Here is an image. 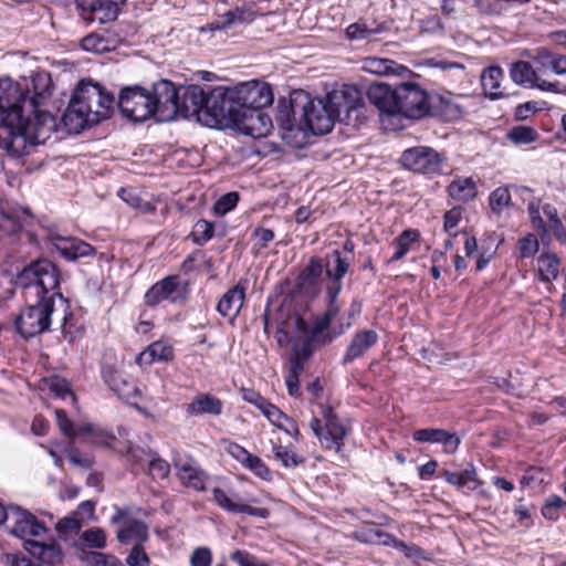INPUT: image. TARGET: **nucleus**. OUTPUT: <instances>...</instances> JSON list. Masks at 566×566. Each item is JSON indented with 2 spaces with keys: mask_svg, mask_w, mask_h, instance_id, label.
Returning a JSON list of instances; mask_svg holds the SVG:
<instances>
[{
  "mask_svg": "<svg viewBox=\"0 0 566 566\" xmlns=\"http://www.w3.org/2000/svg\"><path fill=\"white\" fill-rule=\"evenodd\" d=\"M507 139L515 145H528L535 143L539 135L531 126L518 125L512 127L506 135Z\"/></svg>",
  "mask_w": 566,
  "mask_h": 566,
  "instance_id": "nucleus-46",
  "label": "nucleus"
},
{
  "mask_svg": "<svg viewBox=\"0 0 566 566\" xmlns=\"http://www.w3.org/2000/svg\"><path fill=\"white\" fill-rule=\"evenodd\" d=\"M323 417L325 420V429L324 436L321 437V443L327 449L340 452L347 430L331 409H326Z\"/></svg>",
  "mask_w": 566,
  "mask_h": 566,
  "instance_id": "nucleus-28",
  "label": "nucleus"
},
{
  "mask_svg": "<svg viewBox=\"0 0 566 566\" xmlns=\"http://www.w3.org/2000/svg\"><path fill=\"white\" fill-rule=\"evenodd\" d=\"M78 437H85L86 440L95 446H109L114 440V436L106 430L94 427L91 423H83L77 426Z\"/></svg>",
  "mask_w": 566,
  "mask_h": 566,
  "instance_id": "nucleus-43",
  "label": "nucleus"
},
{
  "mask_svg": "<svg viewBox=\"0 0 566 566\" xmlns=\"http://www.w3.org/2000/svg\"><path fill=\"white\" fill-rule=\"evenodd\" d=\"M374 33L376 31L369 29L365 23H352L346 29V35L350 40H365Z\"/></svg>",
  "mask_w": 566,
  "mask_h": 566,
  "instance_id": "nucleus-61",
  "label": "nucleus"
},
{
  "mask_svg": "<svg viewBox=\"0 0 566 566\" xmlns=\"http://www.w3.org/2000/svg\"><path fill=\"white\" fill-rule=\"evenodd\" d=\"M412 439L417 442L440 443L443 446L444 452L450 454L454 453L461 443L460 437L455 433L438 428L416 430L412 433Z\"/></svg>",
  "mask_w": 566,
  "mask_h": 566,
  "instance_id": "nucleus-27",
  "label": "nucleus"
},
{
  "mask_svg": "<svg viewBox=\"0 0 566 566\" xmlns=\"http://www.w3.org/2000/svg\"><path fill=\"white\" fill-rule=\"evenodd\" d=\"M7 528L9 534L23 541H35L48 532L46 526L32 513L15 505L9 506Z\"/></svg>",
  "mask_w": 566,
  "mask_h": 566,
  "instance_id": "nucleus-11",
  "label": "nucleus"
},
{
  "mask_svg": "<svg viewBox=\"0 0 566 566\" xmlns=\"http://www.w3.org/2000/svg\"><path fill=\"white\" fill-rule=\"evenodd\" d=\"M539 249V242L534 233H527L516 242L517 256L521 259L533 258Z\"/></svg>",
  "mask_w": 566,
  "mask_h": 566,
  "instance_id": "nucleus-49",
  "label": "nucleus"
},
{
  "mask_svg": "<svg viewBox=\"0 0 566 566\" xmlns=\"http://www.w3.org/2000/svg\"><path fill=\"white\" fill-rule=\"evenodd\" d=\"M324 99L339 116L343 112L349 113L359 106L361 93L355 85H344L329 92Z\"/></svg>",
  "mask_w": 566,
  "mask_h": 566,
  "instance_id": "nucleus-24",
  "label": "nucleus"
},
{
  "mask_svg": "<svg viewBox=\"0 0 566 566\" xmlns=\"http://www.w3.org/2000/svg\"><path fill=\"white\" fill-rule=\"evenodd\" d=\"M213 223L200 219L195 223L190 237L196 244L203 245L213 238Z\"/></svg>",
  "mask_w": 566,
  "mask_h": 566,
  "instance_id": "nucleus-50",
  "label": "nucleus"
},
{
  "mask_svg": "<svg viewBox=\"0 0 566 566\" xmlns=\"http://www.w3.org/2000/svg\"><path fill=\"white\" fill-rule=\"evenodd\" d=\"M490 207L494 212H502V210L507 207L511 202V193L509 188L499 187L493 190L489 198Z\"/></svg>",
  "mask_w": 566,
  "mask_h": 566,
  "instance_id": "nucleus-53",
  "label": "nucleus"
},
{
  "mask_svg": "<svg viewBox=\"0 0 566 566\" xmlns=\"http://www.w3.org/2000/svg\"><path fill=\"white\" fill-rule=\"evenodd\" d=\"M127 566H149L150 558L147 555L143 544L133 545L129 554L126 557Z\"/></svg>",
  "mask_w": 566,
  "mask_h": 566,
  "instance_id": "nucleus-55",
  "label": "nucleus"
},
{
  "mask_svg": "<svg viewBox=\"0 0 566 566\" xmlns=\"http://www.w3.org/2000/svg\"><path fill=\"white\" fill-rule=\"evenodd\" d=\"M444 480L463 491H475L480 485L481 481L478 479L476 470L474 465L470 464L461 472H452L444 470L442 473Z\"/></svg>",
  "mask_w": 566,
  "mask_h": 566,
  "instance_id": "nucleus-36",
  "label": "nucleus"
},
{
  "mask_svg": "<svg viewBox=\"0 0 566 566\" xmlns=\"http://www.w3.org/2000/svg\"><path fill=\"white\" fill-rule=\"evenodd\" d=\"M178 287L177 276H167L155 283L145 294V303L155 306L163 301L170 300Z\"/></svg>",
  "mask_w": 566,
  "mask_h": 566,
  "instance_id": "nucleus-35",
  "label": "nucleus"
},
{
  "mask_svg": "<svg viewBox=\"0 0 566 566\" xmlns=\"http://www.w3.org/2000/svg\"><path fill=\"white\" fill-rule=\"evenodd\" d=\"M504 80L503 70L500 66H490L481 74V85L484 94L490 99H499L504 96L501 84Z\"/></svg>",
  "mask_w": 566,
  "mask_h": 566,
  "instance_id": "nucleus-38",
  "label": "nucleus"
},
{
  "mask_svg": "<svg viewBox=\"0 0 566 566\" xmlns=\"http://www.w3.org/2000/svg\"><path fill=\"white\" fill-rule=\"evenodd\" d=\"M273 453L276 460H279L285 468H294L302 462V459L297 453L290 447L286 446H274Z\"/></svg>",
  "mask_w": 566,
  "mask_h": 566,
  "instance_id": "nucleus-52",
  "label": "nucleus"
},
{
  "mask_svg": "<svg viewBox=\"0 0 566 566\" xmlns=\"http://www.w3.org/2000/svg\"><path fill=\"white\" fill-rule=\"evenodd\" d=\"M81 45H82L83 50H85L87 52H93V53H104V52H108L115 48V44L113 41H111L108 38L102 35V34H97V33H92V34L86 35L82 40Z\"/></svg>",
  "mask_w": 566,
  "mask_h": 566,
  "instance_id": "nucleus-45",
  "label": "nucleus"
},
{
  "mask_svg": "<svg viewBox=\"0 0 566 566\" xmlns=\"http://www.w3.org/2000/svg\"><path fill=\"white\" fill-rule=\"evenodd\" d=\"M53 296L35 298L34 304L25 306L14 321L18 333L30 338L46 332L56 311Z\"/></svg>",
  "mask_w": 566,
  "mask_h": 566,
  "instance_id": "nucleus-5",
  "label": "nucleus"
},
{
  "mask_svg": "<svg viewBox=\"0 0 566 566\" xmlns=\"http://www.w3.org/2000/svg\"><path fill=\"white\" fill-rule=\"evenodd\" d=\"M172 82L160 80L150 90L135 85L120 91L118 108L122 115L133 122L154 118L165 123L175 119L176 106L172 104Z\"/></svg>",
  "mask_w": 566,
  "mask_h": 566,
  "instance_id": "nucleus-2",
  "label": "nucleus"
},
{
  "mask_svg": "<svg viewBox=\"0 0 566 566\" xmlns=\"http://www.w3.org/2000/svg\"><path fill=\"white\" fill-rule=\"evenodd\" d=\"M326 264L318 258H312L300 274V285L314 289L319 285Z\"/></svg>",
  "mask_w": 566,
  "mask_h": 566,
  "instance_id": "nucleus-42",
  "label": "nucleus"
},
{
  "mask_svg": "<svg viewBox=\"0 0 566 566\" xmlns=\"http://www.w3.org/2000/svg\"><path fill=\"white\" fill-rule=\"evenodd\" d=\"M60 284V272L57 268L49 260H39L28 268L23 269L17 276V285L25 290V298L28 302L32 298H41L44 296H53V303L57 298L63 307L62 326L66 323V300L62 293L57 291Z\"/></svg>",
  "mask_w": 566,
  "mask_h": 566,
  "instance_id": "nucleus-3",
  "label": "nucleus"
},
{
  "mask_svg": "<svg viewBox=\"0 0 566 566\" xmlns=\"http://www.w3.org/2000/svg\"><path fill=\"white\" fill-rule=\"evenodd\" d=\"M230 559L239 566H269L247 551L237 549L230 554Z\"/></svg>",
  "mask_w": 566,
  "mask_h": 566,
  "instance_id": "nucleus-58",
  "label": "nucleus"
},
{
  "mask_svg": "<svg viewBox=\"0 0 566 566\" xmlns=\"http://www.w3.org/2000/svg\"><path fill=\"white\" fill-rule=\"evenodd\" d=\"M566 507V501L559 495H552L545 500L542 507V515L548 521H556L559 511Z\"/></svg>",
  "mask_w": 566,
  "mask_h": 566,
  "instance_id": "nucleus-51",
  "label": "nucleus"
},
{
  "mask_svg": "<svg viewBox=\"0 0 566 566\" xmlns=\"http://www.w3.org/2000/svg\"><path fill=\"white\" fill-rule=\"evenodd\" d=\"M0 148L11 157L27 155L30 148L44 144L57 127L53 116L32 122L24 107L23 87L10 78L0 80Z\"/></svg>",
  "mask_w": 566,
  "mask_h": 566,
  "instance_id": "nucleus-1",
  "label": "nucleus"
},
{
  "mask_svg": "<svg viewBox=\"0 0 566 566\" xmlns=\"http://www.w3.org/2000/svg\"><path fill=\"white\" fill-rule=\"evenodd\" d=\"M212 501L223 511L234 514H247L250 516H256L261 518H268L270 511L264 507H254L250 503H256V499L253 496H240L234 492L229 494L220 489L214 488L212 490Z\"/></svg>",
  "mask_w": 566,
  "mask_h": 566,
  "instance_id": "nucleus-13",
  "label": "nucleus"
},
{
  "mask_svg": "<svg viewBox=\"0 0 566 566\" xmlns=\"http://www.w3.org/2000/svg\"><path fill=\"white\" fill-rule=\"evenodd\" d=\"M254 17L251 11L235 8L233 10H229L226 13L221 14L216 22L210 24V29L221 30L226 28H230L238 24L251 23Z\"/></svg>",
  "mask_w": 566,
  "mask_h": 566,
  "instance_id": "nucleus-40",
  "label": "nucleus"
},
{
  "mask_svg": "<svg viewBox=\"0 0 566 566\" xmlns=\"http://www.w3.org/2000/svg\"><path fill=\"white\" fill-rule=\"evenodd\" d=\"M23 547L31 556L50 566L62 563L64 557L60 544L54 539L50 542L27 541Z\"/></svg>",
  "mask_w": 566,
  "mask_h": 566,
  "instance_id": "nucleus-25",
  "label": "nucleus"
},
{
  "mask_svg": "<svg viewBox=\"0 0 566 566\" xmlns=\"http://www.w3.org/2000/svg\"><path fill=\"white\" fill-rule=\"evenodd\" d=\"M419 233L416 230L407 229L401 232L395 242V253L390 262L401 260L411 249L412 244L417 242Z\"/></svg>",
  "mask_w": 566,
  "mask_h": 566,
  "instance_id": "nucleus-44",
  "label": "nucleus"
},
{
  "mask_svg": "<svg viewBox=\"0 0 566 566\" xmlns=\"http://www.w3.org/2000/svg\"><path fill=\"white\" fill-rule=\"evenodd\" d=\"M400 161L409 170L421 174H436L440 171L442 159L434 149L418 146L405 150Z\"/></svg>",
  "mask_w": 566,
  "mask_h": 566,
  "instance_id": "nucleus-17",
  "label": "nucleus"
},
{
  "mask_svg": "<svg viewBox=\"0 0 566 566\" xmlns=\"http://www.w3.org/2000/svg\"><path fill=\"white\" fill-rule=\"evenodd\" d=\"M238 95L239 108L251 107L261 109L273 103V94L269 84L260 81H250L234 86Z\"/></svg>",
  "mask_w": 566,
  "mask_h": 566,
  "instance_id": "nucleus-18",
  "label": "nucleus"
},
{
  "mask_svg": "<svg viewBox=\"0 0 566 566\" xmlns=\"http://www.w3.org/2000/svg\"><path fill=\"white\" fill-rule=\"evenodd\" d=\"M23 90L24 107L33 123L44 115L52 116L42 108L52 95V80L49 73H35L31 78V87L27 85Z\"/></svg>",
  "mask_w": 566,
  "mask_h": 566,
  "instance_id": "nucleus-10",
  "label": "nucleus"
},
{
  "mask_svg": "<svg viewBox=\"0 0 566 566\" xmlns=\"http://www.w3.org/2000/svg\"><path fill=\"white\" fill-rule=\"evenodd\" d=\"M560 259L553 251H544L537 258L536 273L542 282L551 283L559 275Z\"/></svg>",
  "mask_w": 566,
  "mask_h": 566,
  "instance_id": "nucleus-39",
  "label": "nucleus"
},
{
  "mask_svg": "<svg viewBox=\"0 0 566 566\" xmlns=\"http://www.w3.org/2000/svg\"><path fill=\"white\" fill-rule=\"evenodd\" d=\"M377 342L378 334L373 329H365L356 333L353 336L352 342L346 349V353L343 357V361L346 364L359 358L367 350H369Z\"/></svg>",
  "mask_w": 566,
  "mask_h": 566,
  "instance_id": "nucleus-32",
  "label": "nucleus"
},
{
  "mask_svg": "<svg viewBox=\"0 0 566 566\" xmlns=\"http://www.w3.org/2000/svg\"><path fill=\"white\" fill-rule=\"evenodd\" d=\"M64 454L75 467L81 469H88L92 465V461L88 458L82 457L81 453L74 448L73 443H70L64 449Z\"/></svg>",
  "mask_w": 566,
  "mask_h": 566,
  "instance_id": "nucleus-62",
  "label": "nucleus"
},
{
  "mask_svg": "<svg viewBox=\"0 0 566 566\" xmlns=\"http://www.w3.org/2000/svg\"><path fill=\"white\" fill-rule=\"evenodd\" d=\"M510 76L512 81L526 88H538L544 92L563 93L565 87L559 82H548L538 77L532 65L524 61L511 65Z\"/></svg>",
  "mask_w": 566,
  "mask_h": 566,
  "instance_id": "nucleus-19",
  "label": "nucleus"
},
{
  "mask_svg": "<svg viewBox=\"0 0 566 566\" xmlns=\"http://www.w3.org/2000/svg\"><path fill=\"white\" fill-rule=\"evenodd\" d=\"M239 195L237 192H228L217 200L213 212L218 216H224L237 207Z\"/></svg>",
  "mask_w": 566,
  "mask_h": 566,
  "instance_id": "nucleus-54",
  "label": "nucleus"
},
{
  "mask_svg": "<svg viewBox=\"0 0 566 566\" xmlns=\"http://www.w3.org/2000/svg\"><path fill=\"white\" fill-rule=\"evenodd\" d=\"M420 32L423 34H437L442 30L438 15L432 14L419 21Z\"/></svg>",
  "mask_w": 566,
  "mask_h": 566,
  "instance_id": "nucleus-64",
  "label": "nucleus"
},
{
  "mask_svg": "<svg viewBox=\"0 0 566 566\" xmlns=\"http://www.w3.org/2000/svg\"><path fill=\"white\" fill-rule=\"evenodd\" d=\"M331 304L325 312L324 315L318 316L314 319L313 325L311 327L310 334L307 336L311 337L312 340L317 343H329L335 337L342 335L352 326V319L355 315V311L349 313L346 318L342 317V323L339 326H333L331 329L329 325L334 321V318L338 315L339 306L336 303V300L329 298Z\"/></svg>",
  "mask_w": 566,
  "mask_h": 566,
  "instance_id": "nucleus-12",
  "label": "nucleus"
},
{
  "mask_svg": "<svg viewBox=\"0 0 566 566\" xmlns=\"http://www.w3.org/2000/svg\"><path fill=\"white\" fill-rule=\"evenodd\" d=\"M231 126L252 138H262L271 132L272 120L261 109L243 107L239 109Z\"/></svg>",
  "mask_w": 566,
  "mask_h": 566,
  "instance_id": "nucleus-15",
  "label": "nucleus"
},
{
  "mask_svg": "<svg viewBox=\"0 0 566 566\" xmlns=\"http://www.w3.org/2000/svg\"><path fill=\"white\" fill-rule=\"evenodd\" d=\"M77 10L85 21L103 24L114 21L119 9L108 0H88L78 3Z\"/></svg>",
  "mask_w": 566,
  "mask_h": 566,
  "instance_id": "nucleus-22",
  "label": "nucleus"
},
{
  "mask_svg": "<svg viewBox=\"0 0 566 566\" xmlns=\"http://www.w3.org/2000/svg\"><path fill=\"white\" fill-rule=\"evenodd\" d=\"M148 470L153 479H165L169 475L170 467L167 461L153 454L148 461Z\"/></svg>",
  "mask_w": 566,
  "mask_h": 566,
  "instance_id": "nucleus-56",
  "label": "nucleus"
},
{
  "mask_svg": "<svg viewBox=\"0 0 566 566\" xmlns=\"http://www.w3.org/2000/svg\"><path fill=\"white\" fill-rule=\"evenodd\" d=\"M211 563L212 553L208 547H198L190 556L191 566H210Z\"/></svg>",
  "mask_w": 566,
  "mask_h": 566,
  "instance_id": "nucleus-63",
  "label": "nucleus"
},
{
  "mask_svg": "<svg viewBox=\"0 0 566 566\" xmlns=\"http://www.w3.org/2000/svg\"><path fill=\"white\" fill-rule=\"evenodd\" d=\"M177 476L181 483L195 491H202L207 481L206 472L197 461L185 453H176L172 458Z\"/></svg>",
  "mask_w": 566,
  "mask_h": 566,
  "instance_id": "nucleus-20",
  "label": "nucleus"
},
{
  "mask_svg": "<svg viewBox=\"0 0 566 566\" xmlns=\"http://www.w3.org/2000/svg\"><path fill=\"white\" fill-rule=\"evenodd\" d=\"M174 349L172 347L163 340H157L148 345L142 353L136 357L137 364L153 365L154 363H167L172 360Z\"/></svg>",
  "mask_w": 566,
  "mask_h": 566,
  "instance_id": "nucleus-34",
  "label": "nucleus"
},
{
  "mask_svg": "<svg viewBox=\"0 0 566 566\" xmlns=\"http://www.w3.org/2000/svg\"><path fill=\"white\" fill-rule=\"evenodd\" d=\"M75 94L77 97H84L83 106L91 114L92 120L99 123L111 116L114 108V96L106 92L99 84L91 80H83L78 83Z\"/></svg>",
  "mask_w": 566,
  "mask_h": 566,
  "instance_id": "nucleus-7",
  "label": "nucleus"
},
{
  "mask_svg": "<svg viewBox=\"0 0 566 566\" xmlns=\"http://www.w3.org/2000/svg\"><path fill=\"white\" fill-rule=\"evenodd\" d=\"M396 114H401L407 118H421L430 109L427 93L413 83H402L396 87Z\"/></svg>",
  "mask_w": 566,
  "mask_h": 566,
  "instance_id": "nucleus-9",
  "label": "nucleus"
},
{
  "mask_svg": "<svg viewBox=\"0 0 566 566\" xmlns=\"http://www.w3.org/2000/svg\"><path fill=\"white\" fill-rule=\"evenodd\" d=\"M104 380L108 387L123 400L133 403L139 395L135 380L123 371L114 370L104 374Z\"/></svg>",
  "mask_w": 566,
  "mask_h": 566,
  "instance_id": "nucleus-29",
  "label": "nucleus"
},
{
  "mask_svg": "<svg viewBox=\"0 0 566 566\" xmlns=\"http://www.w3.org/2000/svg\"><path fill=\"white\" fill-rule=\"evenodd\" d=\"M112 524L120 525L117 539L122 544H143L149 537L148 526L145 522L130 517L128 510L116 507V513L111 518Z\"/></svg>",
  "mask_w": 566,
  "mask_h": 566,
  "instance_id": "nucleus-16",
  "label": "nucleus"
},
{
  "mask_svg": "<svg viewBox=\"0 0 566 566\" xmlns=\"http://www.w3.org/2000/svg\"><path fill=\"white\" fill-rule=\"evenodd\" d=\"M450 197L457 201L467 202L476 197L478 189L471 177L457 178L448 186Z\"/></svg>",
  "mask_w": 566,
  "mask_h": 566,
  "instance_id": "nucleus-41",
  "label": "nucleus"
},
{
  "mask_svg": "<svg viewBox=\"0 0 566 566\" xmlns=\"http://www.w3.org/2000/svg\"><path fill=\"white\" fill-rule=\"evenodd\" d=\"M84 97H77L74 93L66 111L62 116V124L69 133L77 134L86 126L96 125V120H92L90 111L83 106Z\"/></svg>",
  "mask_w": 566,
  "mask_h": 566,
  "instance_id": "nucleus-21",
  "label": "nucleus"
},
{
  "mask_svg": "<svg viewBox=\"0 0 566 566\" xmlns=\"http://www.w3.org/2000/svg\"><path fill=\"white\" fill-rule=\"evenodd\" d=\"M556 54L545 48H538L532 55L533 61L543 70H551L553 72Z\"/></svg>",
  "mask_w": 566,
  "mask_h": 566,
  "instance_id": "nucleus-60",
  "label": "nucleus"
},
{
  "mask_svg": "<svg viewBox=\"0 0 566 566\" xmlns=\"http://www.w3.org/2000/svg\"><path fill=\"white\" fill-rule=\"evenodd\" d=\"M527 212L534 229L543 233H552L559 243L566 244V209L559 217L553 205L531 201Z\"/></svg>",
  "mask_w": 566,
  "mask_h": 566,
  "instance_id": "nucleus-6",
  "label": "nucleus"
},
{
  "mask_svg": "<svg viewBox=\"0 0 566 566\" xmlns=\"http://www.w3.org/2000/svg\"><path fill=\"white\" fill-rule=\"evenodd\" d=\"M106 533L101 527H91L85 530L80 535V543H83L88 548L102 549L106 546Z\"/></svg>",
  "mask_w": 566,
  "mask_h": 566,
  "instance_id": "nucleus-47",
  "label": "nucleus"
},
{
  "mask_svg": "<svg viewBox=\"0 0 566 566\" xmlns=\"http://www.w3.org/2000/svg\"><path fill=\"white\" fill-rule=\"evenodd\" d=\"M223 410V402L216 396L208 392L197 394L189 403L185 406V411L189 417L200 416H220Z\"/></svg>",
  "mask_w": 566,
  "mask_h": 566,
  "instance_id": "nucleus-30",
  "label": "nucleus"
},
{
  "mask_svg": "<svg viewBox=\"0 0 566 566\" xmlns=\"http://www.w3.org/2000/svg\"><path fill=\"white\" fill-rule=\"evenodd\" d=\"M303 371V363L300 361V355L296 353L295 359H291L289 371L285 376V384L291 396H296L300 389V375Z\"/></svg>",
  "mask_w": 566,
  "mask_h": 566,
  "instance_id": "nucleus-48",
  "label": "nucleus"
},
{
  "mask_svg": "<svg viewBox=\"0 0 566 566\" xmlns=\"http://www.w3.org/2000/svg\"><path fill=\"white\" fill-rule=\"evenodd\" d=\"M234 86H217L208 92L203 125L208 127L231 126L239 112Z\"/></svg>",
  "mask_w": 566,
  "mask_h": 566,
  "instance_id": "nucleus-4",
  "label": "nucleus"
},
{
  "mask_svg": "<svg viewBox=\"0 0 566 566\" xmlns=\"http://www.w3.org/2000/svg\"><path fill=\"white\" fill-rule=\"evenodd\" d=\"M336 113L325 99L310 101L303 107V119L307 129L314 135H324L332 130Z\"/></svg>",
  "mask_w": 566,
  "mask_h": 566,
  "instance_id": "nucleus-14",
  "label": "nucleus"
},
{
  "mask_svg": "<svg viewBox=\"0 0 566 566\" xmlns=\"http://www.w3.org/2000/svg\"><path fill=\"white\" fill-rule=\"evenodd\" d=\"M367 97L381 113L396 114V88L391 90L384 83H374L368 87Z\"/></svg>",
  "mask_w": 566,
  "mask_h": 566,
  "instance_id": "nucleus-31",
  "label": "nucleus"
},
{
  "mask_svg": "<svg viewBox=\"0 0 566 566\" xmlns=\"http://www.w3.org/2000/svg\"><path fill=\"white\" fill-rule=\"evenodd\" d=\"M325 264L326 276L332 281V284L326 289L327 294L329 298L336 300L342 290V279L348 272L349 262L340 255L338 250H334Z\"/></svg>",
  "mask_w": 566,
  "mask_h": 566,
  "instance_id": "nucleus-26",
  "label": "nucleus"
},
{
  "mask_svg": "<svg viewBox=\"0 0 566 566\" xmlns=\"http://www.w3.org/2000/svg\"><path fill=\"white\" fill-rule=\"evenodd\" d=\"M244 297V287L238 284L223 294L217 305V311L224 317H235L243 305Z\"/></svg>",
  "mask_w": 566,
  "mask_h": 566,
  "instance_id": "nucleus-37",
  "label": "nucleus"
},
{
  "mask_svg": "<svg viewBox=\"0 0 566 566\" xmlns=\"http://www.w3.org/2000/svg\"><path fill=\"white\" fill-rule=\"evenodd\" d=\"M174 97L172 104L176 106L175 119L178 116L184 118L197 117L203 124V113L206 112V101L208 92L200 85H188L177 88L172 84Z\"/></svg>",
  "mask_w": 566,
  "mask_h": 566,
  "instance_id": "nucleus-8",
  "label": "nucleus"
},
{
  "mask_svg": "<svg viewBox=\"0 0 566 566\" xmlns=\"http://www.w3.org/2000/svg\"><path fill=\"white\" fill-rule=\"evenodd\" d=\"M247 469H249L251 472H253L256 476L263 479V480H270L271 473L263 460L254 454H250L249 459L243 464Z\"/></svg>",
  "mask_w": 566,
  "mask_h": 566,
  "instance_id": "nucleus-57",
  "label": "nucleus"
},
{
  "mask_svg": "<svg viewBox=\"0 0 566 566\" xmlns=\"http://www.w3.org/2000/svg\"><path fill=\"white\" fill-rule=\"evenodd\" d=\"M361 70L375 75H398L401 76L409 70L390 59L369 56L363 60Z\"/></svg>",
  "mask_w": 566,
  "mask_h": 566,
  "instance_id": "nucleus-33",
  "label": "nucleus"
},
{
  "mask_svg": "<svg viewBox=\"0 0 566 566\" xmlns=\"http://www.w3.org/2000/svg\"><path fill=\"white\" fill-rule=\"evenodd\" d=\"M55 417L57 426L65 437L73 439L74 437L78 436L77 426L73 424V422L67 418V415L64 410L56 409Z\"/></svg>",
  "mask_w": 566,
  "mask_h": 566,
  "instance_id": "nucleus-59",
  "label": "nucleus"
},
{
  "mask_svg": "<svg viewBox=\"0 0 566 566\" xmlns=\"http://www.w3.org/2000/svg\"><path fill=\"white\" fill-rule=\"evenodd\" d=\"M50 242L52 248L67 261H75L94 253L92 245L77 238L52 234Z\"/></svg>",
  "mask_w": 566,
  "mask_h": 566,
  "instance_id": "nucleus-23",
  "label": "nucleus"
}]
</instances>
